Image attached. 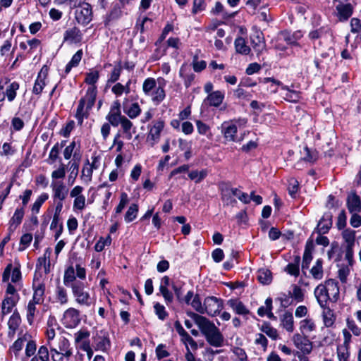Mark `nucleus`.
Listing matches in <instances>:
<instances>
[{"mask_svg": "<svg viewBox=\"0 0 361 361\" xmlns=\"http://www.w3.org/2000/svg\"><path fill=\"white\" fill-rule=\"evenodd\" d=\"M187 314L194 320L209 345L216 348L223 345L224 336L213 322L207 318L192 312H187Z\"/></svg>", "mask_w": 361, "mask_h": 361, "instance_id": "1", "label": "nucleus"}, {"mask_svg": "<svg viewBox=\"0 0 361 361\" xmlns=\"http://www.w3.org/2000/svg\"><path fill=\"white\" fill-rule=\"evenodd\" d=\"M142 90L147 96L151 97L152 102L159 104L165 98V91L161 86H157L154 78H147L142 85Z\"/></svg>", "mask_w": 361, "mask_h": 361, "instance_id": "2", "label": "nucleus"}, {"mask_svg": "<svg viewBox=\"0 0 361 361\" xmlns=\"http://www.w3.org/2000/svg\"><path fill=\"white\" fill-rule=\"evenodd\" d=\"M72 294L75 302L80 306L90 307L93 303V298L90 293L85 290L84 283L76 281L71 284Z\"/></svg>", "mask_w": 361, "mask_h": 361, "instance_id": "3", "label": "nucleus"}, {"mask_svg": "<svg viewBox=\"0 0 361 361\" xmlns=\"http://www.w3.org/2000/svg\"><path fill=\"white\" fill-rule=\"evenodd\" d=\"M33 295L31 301L42 304L44 301L45 283L42 275L37 271L34 274L32 281Z\"/></svg>", "mask_w": 361, "mask_h": 361, "instance_id": "4", "label": "nucleus"}, {"mask_svg": "<svg viewBox=\"0 0 361 361\" xmlns=\"http://www.w3.org/2000/svg\"><path fill=\"white\" fill-rule=\"evenodd\" d=\"M224 307V301L214 296H208L204 300L203 314L214 317L219 314Z\"/></svg>", "mask_w": 361, "mask_h": 361, "instance_id": "5", "label": "nucleus"}, {"mask_svg": "<svg viewBox=\"0 0 361 361\" xmlns=\"http://www.w3.org/2000/svg\"><path fill=\"white\" fill-rule=\"evenodd\" d=\"M92 18V7L90 4L83 2L79 4L78 8L75 11V19L78 23L87 25Z\"/></svg>", "mask_w": 361, "mask_h": 361, "instance_id": "6", "label": "nucleus"}, {"mask_svg": "<svg viewBox=\"0 0 361 361\" xmlns=\"http://www.w3.org/2000/svg\"><path fill=\"white\" fill-rule=\"evenodd\" d=\"M50 352H54L55 354H62L66 355V359L68 360L73 355V349L71 347V343L66 338L61 336L57 340V347H50Z\"/></svg>", "mask_w": 361, "mask_h": 361, "instance_id": "7", "label": "nucleus"}, {"mask_svg": "<svg viewBox=\"0 0 361 361\" xmlns=\"http://www.w3.org/2000/svg\"><path fill=\"white\" fill-rule=\"evenodd\" d=\"M126 116L121 114V103L118 100H116L113 102L110 111L107 114L106 119L109 122L111 125L114 127H117L119 125L120 121Z\"/></svg>", "mask_w": 361, "mask_h": 361, "instance_id": "8", "label": "nucleus"}, {"mask_svg": "<svg viewBox=\"0 0 361 361\" xmlns=\"http://www.w3.org/2000/svg\"><path fill=\"white\" fill-rule=\"evenodd\" d=\"M63 322L66 327H75L80 322V312L77 309L70 307L63 314Z\"/></svg>", "mask_w": 361, "mask_h": 361, "instance_id": "9", "label": "nucleus"}, {"mask_svg": "<svg viewBox=\"0 0 361 361\" xmlns=\"http://www.w3.org/2000/svg\"><path fill=\"white\" fill-rule=\"evenodd\" d=\"M51 187L52 188L53 198L54 201H63L66 199L68 195V189L63 182H52Z\"/></svg>", "mask_w": 361, "mask_h": 361, "instance_id": "10", "label": "nucleus"}, {"mask_svg": "<svg viewBox=\"0 0 361 361\" xmlns=\"http://www.w3.org/2000/svg\"><path fill=\"white\" fill-rule=\"evenodd\" d=\"M11 274V282L18 283L21 280V271L20 267L13 268L12 264H8L4 271L2 281L4 282L8 281Z\"/></svg>", "mask_w": 361, "mask_h": 361, "instance_id": "11", "label": "nucleus"}, {"mask_svg": "<svg viewBox=\"0 0 361 361\" xmlns=\"http://www.w3.org/2000/svg\"><path fill=\"white\" fill-rule=\"evenodd\" d=\"M82 40V34L79 28L73 27L66 30L63 34V42L68 44H79Z\"/></svg>", "mask_w": 361, "mask_h": 361, "instance_id": "12", "label": "nucleus"}, {"mask_svg": "<svg viewBox=\"0 0 361 361\" xmlns=\"http://www.w3.org/2000/svg\"><path fill=\"white\" fill-rule=\"evenodd\" d=\"M250 41L254 50L259 56L266 48V43L262 32L255 30L250 36Z\"/></svg>", "mask_w": 361, "mask_h": 361, "instance_id": "13", "label": "nucleus"}, {"mask_svg": "<svg viewBox=\"0 0 361 361\" xmlns=\"http://www.w3.org/2000/svg\"><path fill=\"white\" fill-rule=\"evenodd\" d=\"M266 80L267 81H271L272 82H274V84H276L277 85L281 86V89L283 90L286 91V93L284 94V96H283V97L286 100H287L290 102H294V103H296L299 101V99L300 98L299 92L289 89V87L288 86L283 85L280 81L276 80L273 78H266Z\"/></svg>", "mask_w": 361, "mask_h": 361, "instance_id": "14", "label": "nucleus"}, {"mask_svg": "<svg viewBox=\"0 0 361 361\" xmlns=\"http://www.w3.org/2000/svg\"><path fill=\"white\" fill-rule=\"evenodd\" d=\"M90 333L86 329H80L74 334V343L76 348L80 350L83 349L84 346H88L90 345Z\"/></svg>", "mask_w": 361, "mask_h": 361, "instance_id": "15", "label": "nucleus"}, {"mask_svg": "<svg viewBox=\"0 0 361 361\" xmlns=\"http://www.w3.org/2000/svg\"><path fill=\"white\" fill-rule=\"evenodd\" d=\"M95 350L106 352L111 347V342L108 334L106 332L101 331L100 335L94 337Z\"/></svg>", "mask_w": 361, "mask_h": 361, "instance_id": "16", "label": "nucleus"}, {"mask_svg": "<svg viewBox=\"0 0 361 361\" xmlns=\"http://www.w3.org/2000/svg\"><path fill=\"white\" fill-rule=\"evenodd\" d=\"M327 295L329 296V300L331 302H336L339 299V287L338 283L334 279H329L326 281Z\"/></svg>", "mask_w": 361, "mask_h": 361, "instance_id": "17", "label": "nucleus"}, {"mask_svg": "<svg viewBox=\"0 0 361 361\" xmlns=\"http://www.w3.org/2000/svg\"><path fill=\"white\" fill-rule=\"evenodd\" d=\"M24 214L25 209L23 207H18L16 209L13 216L9 221L8 231L10 233H13L21 224Z\"/></svg>", "mask_w": 361, "mask_h": 361, "instance_id": "18", "label": "nucleus"}, {"mask_svg": "<svg viewBox=\"0 0 361 361\" xmlns=\"http://www.w3.org/2000/svg\"><path fill=\"white\" fill-rule=\"evenodd\" d=\"M332 226V215L331 213H325L319 220L316 228L319 234H325L329 232Z\"/></svg>", "mask_w": 361, "mask_h": 361, "instance_id": "19", "label": "nucleus"}, {"mask_svg": "<svg viewBox=\"0 0 361 361\" xmlns=\"http://www.w3.org/2000/svg\"><path fill=\"white\" fill-rule=\"evenodd\" d=\"M47 76V68L44 66L38 74V76L35 82L32 92L35 94H39L42 92L44 86L46 85L45 79Z\"/></svg>", "mask_w": 361, "mask_h": 361, "instance_id": "20", "label": "nucleus"}, {"mask_svg": "<svg viewBox=\"0 0 361 361\" xmlns=\"http://www.w3.org/2000/svg\"><path fill=\"white\" fill-rule=\"evenodd\" d=\"M170 285L171 286L169 277L167 276H164L161 280L159 291L166 303H170L173 300V295L172 293L168 289V287Z\"/></svg>", "mask_w": 361, "mask_h": 361, "instance_id": "21", "label": "nucleus"}, {"mask_svg": "<svg viewBox=\"0 0 361 361\" xmlns=\"http://www.w3.org/2000/svg\"><path fill=\"white\" fill-rule=\"evenodd\" d=\"M227 305L237 314L246 316L250 313L249 310L238 299H230L227 301Z\"/></svg>", "mask_w": 361, "mask_h": 361, "instance_id": "22", "label": "nucleus"}, {"mask_svg": "<svg viewBox=\"0 0 361 361\" xmlns=\"http://www.w3.org/2000/svg\"><path fill=\"white\" fill-rule=\"evenodd\" d=\"M164 123L162 121H157L154 123L152 127L149 130V133L147 135V140H152V146L157 142L160 137V133L163 130Z\"/></svg>", "mask_w": 361, "mask_h": 361, "instance_id": "23", "label": "nucleus"}, {"mask_svg": "<svg viewBox=\"0 0 361 361\" xmlns=\"http://www.w3.org/2000/svg\"><path fill=\"white\" fill-rule=\"evenodd\" d=\"M19 300V295L6 296L1 304V314H9Z\"/></svg>", "mask_w": 361, "mask_h": 361, "instance_id": "24", "label": "nucleus"}, {"mask_svg": "<svg viewBox=\"0 0 361 361\" xmlns=\"http://www.w3.org/2000/svg\"><path fill=\"white\" fill-rule=\"evenodd\" d=\"M347 207L350 213L361 212V200L360 197L355 193L349 195L347 197Z\"/></svg>", "mask_w": 361, "mask_h": 361, "instance_id": "25", "label": "nucleus"}, {"mask_svg": "<svg viewBox=\"0 0 361 361\" xmlns=\"http://www.w3.org/2000/svg\"><path fill=\"white\" fill-rule=\"evenodd\" d=\"M314 295L321 307H324L329 300L327 295L326 283L324 285L320 284L314 290Z\"/></svg>", "mask_w": 361, "mask_h": 361, "instance_id": "26", "label": "nucleus"}, {"mask_svg": "<svg viewBox=\"0 0 361 361\" xmlns=\"http://www.w3.org/2000/svg\"><path fill=\"white\" fill-rule=\"evenodd\" d=\"M97 87L90 86L87 88L84 97L80 99L84 100V104L87 106V110H90L94 106L97 97Z\"/></svg>", "mask_w": 361, "mask_h": 361, "instance_id": "27", "label": "nucleus"}, {"mask_svg": "<svg viewBox=\"0 0 361 361\" xmlns=\"http://www.w3.org/2000/svg\"><path fill=\"white\" fill-rule=\"evenodd\" d=\"M119 125L121 126L125 137L128 140H131L133 134L135 132L133 123L128 118L125 117L120 121Z\"/></svg>", "mask_w": 361, "mask_h": 361, "instance_id": "28", "label": "nucleus"}, {"mask_svg": "<svg viewBox=\"0 0 361 361\" xmlns=\"http://www.w3.org/2000/svg\"><path fill=\"white\" fill-rule=\"evenodd\" d=\"M37 305H41V303H35L30 300L26 308V317L27 322L30 325H32L36 317L39 314V312L37 308Z\"/></svg>", "mask_w": 361, "mask_h": 361, "instance_id": "29", "label": "nucleus"}, {"mask_svg": "<svg viewBox=\"0 0 361 361\" xmlns=\"http://www.w3.org/2000/svg\"><path fill=\"white\" fill-rule=\"evenodd\" d=\"M224 99V93L217 90L208 94L207 100L210 106L218 107L223 102Z\"/></svg>", "mask_w": 361, "mask_h": 361, "instance_id": "30", "label": "nucleus"}, {"mask_svg": "<svg viewBox=\"0 0 361 361\" xmlns=\"http://www.w3.org/2000/svg\"><path fill=\"white\" fill-rule=\"evenodd\" d=\"M340 20H348L353 14V7L350 4H339L336 6Z\"/></svg>", "mask_w": 361, "mask_h": 361, "instance_id": "31", "label": "nucleus"}, {"mask_svg": "<svg viewBox=\"0 0 361 361\" xmlns=\"http://www.w3.org/2000/svg\"><path fill=\"white\" fill-rule=\"evenodd\" d=\"M355 231L350 228L344 229L341 235L346 245L345 247H354L355 243Z\"/></svg>", "mask_w": 361, "mask_h": 361, "instance_id": "32", "label": "nucleus"}, {"mask_svg": "<svg viewBox=\"0 0 361 361\" xmlns=\"http://www.w3.org/2000/svg\"><path fill=\"white\" fill-rule=\"evenodd\" d=\"M281 324L288 332H293L294 330L293 316L291 312H286L281 319Z\"/></svg>", "mask_w": 361, "mask_h": 361, "instance_id": "33", "label": "nucleus"}, {"mask_svg": "<svg viewBox=\"0 0 361 361\" xmlns=\"http://www.w3.org/2000/svg\"><path fill=\"white\" fill-rule=\"evenodd\" d=\"M234 44L238 53L245 55H247L250 53L251 49L250 47L247 45L244 38L241 37L236 38Z\"/></svg>", "mask_w": 361, "mask_h": 361, "instance_id": "34", "label": "nucleus"}, {"mask_svg": "<svg viewBox=\"0 0 361 361\" xmlns=\"http://www.w3.org/2000/svg\"><path fill=\"white\" fill-rule=\"evenodd\" d=\"M300 257L299 256L295 257L293 262L289 263L286 267L285 271L290 275L295 277L298 276L300 274Z\"/></svg>", "mask_w": 361, "mask_h": 361, "instance_id": "35", "label": "nucleus"}, {"mask_svg": "<svg viewBox=\"0 0 361 361\" xmlns=\"http://www.w3.org/2000/svg\"><path fill=\"white\" fill-rule=\"evenodd\" d=\"M224 137L228 141H236L237 126L235 124L223 126Z\"/></svg>", "mask_w": 361, "mask_h": 361, "instance_id": "36", "label": "nucleus"}, {"mask_svg": "<svg viewBox=\"0 0 361 361\" xmlns=\"http://www.w3.org/2000/svg\"><path fill=\"white\" fill-rule=\"evenodd\" d=\"M323 309V319L326 327L332 326L335 322V316L333 311L326 306L321 307Z\"/></svg>", "mask_w": 361, "mask_h": 361, "instance_id": "37", "label": "nucleus"}, {"mask_svg": "<svg viewBox=\"0 0 361 361\" xmlns=\"http://www.w3.org/2000/svg\"><path fill=\"white\" fill-rule=\"evenodd\" d=\"M310 274L312 277L316 280H320L323 278V261L321 259H318L315 264L310 269Z\"/></svg>", "mask_w": 361, "mask_h": 361, "instance_id": "38", "label": "nucleus"}, {"mask_svg": "<svg viewBox=\"0 0 361 361\" xmlns=\"http://www.w3.org/2000/svg\"><path fill=\"white\" fill-rule=\"evenodd\" d=\"M258 281L264 284H269L272 281V274L270 270L267 269H260L257 271Z\"/></svg>", "mask_w": 361, "mask_h": 361, "instance_id": "39", "label": "nucleus"}, {"mask_svg": "<svg viewBox=\"0 0 361 361\" xmlns=\"http://www.w3.org/2000/svg\"><path fill=\"white\" fill-rule=\"evenodd\" d=\"M75 271L73 266H69L64 271L63 283L66 286H70L71 284L76 282L75 281Z\"/></svg>", "mask_w": 361, "mask_h": 361, "instance_id": "40", "label": "nucleus"}, {"mask_svg": "<svg viewBox=\"0 0 361 361\" xmlns=\"http://www.w3.org/2000/svg\"><path fill=\"white\" fill-rule=\"evenodd\" d=\"M85 104H84V100L80 99L77 108L75 118L80 125L82 123L84 118H87L88 116V111H90L87 110V108L85 110Z\"/></svg>", "mask_w": 361, "mask_h": 361, "instance_id": "41", "label": "nucleus"}, {"mask_svg": "<svg viewBox=\"0 0 361 361\" xmlns=\"http://www.w3.org/2000/svg\"><path fill=\"white\" fill-rule=\"evenodd\" d=\"M190 70L187 65L183 64L179 71V75L184 80V83L186 87H188L194 80L195 75L192 73H187V71Z\"/></svg>", "mask_w": 361, "mask_h": 361, "instance_id": "42", "label": "nucleus"}, {"mask_svg": "<svg viewBox=\"0 0 361 361\" xmlns=\"http://www.w3.org/2000/svg\"><path fill=\"white\" fill-rule=\"evenodd\" d=\"M82 50L80 49L73 56L71 60L66 66V73H68L73 67H76L78 66L80 61L82 59Z\"/></svg>", "mask_w": 361, "mask_h": 361, "instance_id": "43", "label": "nucleus"}, {"mask_svg": "<svg viewBox=\"0 0 361 361\" xmlns=\"http://www.w3.org/2000/svg\"><path fill=\"white\" fill-rule=\"evenodd\" d=\"M56 299L61 305H65L68 301L67 290L63 286H58L56 289Z\"/></svg>", "mask_w": 361, "mask_h": 361, "instance_id": "44", "label": "nucleus"}, {"mask_svg": "<svg viewBox=\"0 0 361 361\" xmlns=\"http://www.w3.org/2000/svg\"><path fill=\"white\" fill-rule=\"evenodd\" d=\"M19 88V84L16 82H13L8 85L6 87L5 95L9 102H12L16 97V91Z\"/></svg>", "mask_w": 361, "mask_h": 361, "instance_id": "45", "label": "nucleus"}, {"mask_svg": "<svg viewBox=\"0 0 361 361\" xmlns=\"http://www.w3.org/2000/svg\"><path fill=\"white\" fill-rule=\"evenodd\" d=\"M138 205L137 204H132L125 214V221L130 223L133 221L137 215Z\"/></svg>", "mask_w": 361, "mask_h": 361, "instance_id": "46", "label": "nucleus"}, {"mask_svg": "<svg viewBox=\"0 0 361 361\" xmlns=\"http://www.w3.org/2000/svg\"><path fill=\"white\" fill-rule=\"evenodd\" d=\"M92 173L93 169L90 167L89 160H87L82 169L81 178L84 181L89 183L92 180Z\"/></svg>", "mask_w": 361, "mask_h": 361, "instance_id": "47", "label": "nucleus"}, {"mask_svg": "<svg viewBox=\"0 0 361 361\" xmlns=\"http://www.w3.org/2000/svg\"><path fill=\"white\" fill-rule=\"evenodd\" d=\"M207 176V171L204 169L200 171H192L189 173L188 176L191 180H195V183H200Z\"/></svg>", "mask_w": 361, "mask_h": 361, "instance_id": "48", "label": "nucleus"}, {"mask_svg": "<svg viewBox=\"0 0 361 361\" xmlns=\"http://www.w3.org/2000/svg\"><path fill=\"white\" fill-rule=\"evenodd\" d=\"M300 329L304 334L310 333L315 329V324L310 319H305L300 322Z\"/></svg>", "mask_w": 361, "mask_h": 361, "instance_id": "49", "label": "nucleus"}, {"mask_svg": "<svg viewBox=\"0 0 361 361\" xmlns=\"http://www.w3.org/2000/svg\"><path fill=\"white\" fill-rule=\"evenodd\" d=\"M350 31L357 34L361 39V20L357 18H353L350 20Z\"/></svg>", "mask_w": 361, "mask_h": 361, "instance_id": "50", "label": "nucleus"}, {"mask_svg": "<svg viewBox=\"0 0 361 361\" xmlns=\"http://www.w3.org/2000/svg\"><path fill=\"white\" fill-rule=\"evenodd\" d=\"M99 78V74L97 71H90L89 73H86L85 82L91 86H95L94 84L98 81Z\"/></svg>", "mask_w": 361, "mask_h": 361, "instance_id": "51", "label": "nucleus"}, {"mask_svg": "<svg viewBox=\"0 0 361 361\" xmlns=\"http://www.w3.org/2000/svg\"><path fill=\"white\" fill-rule=\"evenodd\" d=\"M50 354L47 345H41L37 350V356L40 361H49Z\"/></svg>", "mask_w": 361, "mask_h": 361, "instance_id": "52", "label": "nucleus"}, {"mask_svg": "<svg viewBox=\"0 0 361 361\" xmlns=\"http://www.w3.org/2000/svg\"><path fill=\"white\" fill-rule=\"evenodd\" d=\"M299 190V183L295 178H290L288 181V191L289 195L295 198Z\"/></svg>", "mask_w": 361, "mask_h": 361, "instance_id": "53", "label": "nucleus"}, {"mask_svg": "<svg viewBox=\"0 0 361 361\" xmlns=\"http://www.w3.org/2000/svg\"><path fill=\"white\" fill-rule=\"evenodd\" d=\"M125 112L130 118H135L140 115L141 109L137 103H133Z\"/></svg>", "mask_w": 361, "mask_h": 361, "instance_id": "54", "label": "nucleus"}, {"mask_svg": "<svg viewBox=\"0 0 361 361\" xmlns=\"http://www.w3.org/2000/svg\"><path fill=\"white\" fill-rule=\"evenodd\" d=\"M37 350V344L36 342L33 340H30L27 341L25 347V353L27 357H30L35 355Z\"/></svg>", "mask_w": 361, "mask_h": 361, "instance_id": "55", "label": "nucleus"}, {"mask_svg": "<svg viewBox=\"0 0 361 361\" xmlns=\"http://www.w3.org/2000/svg\"><path fill=\"white\" fill-rule=\"evenodd\" d=\"M346 324L348 329L353 334L354 336H360L361 335V329L356 324L354 320L348 319L346 320Z\"/></svg>", "mask_w": 361, "mask_h": 361, "instance_id": "56", "label": "nucleus"}, {"mask_svg": "<svg viewBox=\"0 0 361 361\" xmlns=\"http://www.w3.org/2000/svg\"><path fill=\"white\" fill-rule=\"evenodd\" d=\"M337 356L339 361H349V348L338 346Z\"/></svg>", "mask_w": 361, "mask_h": 361, "instance_id": "57", "label": "nucleus"}, {"mask_svg": "<svg viewBox=\"0 0 361 361\" xmlns=\"http://www.w3.org/2000/svg\"><path fill=\"white\" fill-rule=\"evenodd\" d=\"M261 330L273 340H276L278 337L276 329L271 327L269 324L263 325L261 328Z\"/></svg>", "mask_w": 361, "mask_h": 361, "instance_id": "58", "label": "nucleus"}, {"mask_svg": "<svg viewBox=\"0 0 361 361\" xmlns=\"http://www.w3.org/2000/svg\"><path fill=\"white\" fill-rule=\"evenodd\" d=\"M128 201L129 200H128V195L125 192H123L121 195L119 204L115 209L116 214L121 213L123 209L125 208L126 204L128 203Z\"/></svg>", "mask_w": 361, "mask_h": 361, "instance_id": "59", "label": "nucleus"}, {"mask_svg": "<svg viewBox=\"0 0 361 361\" xmlns=\"http://www.w3.org/2000/svg\"><path fill=\"white\" fill-rule=\"evenodd\" d=\"M154 311L156 314L158 316L159 319L161 320H164L168 316L167 312L165 310V307L164 305H161L159 302H157L154 305Z\"/></svg>", "mask_w": 361, "mask_h": 361, "instance_id": "60", "label": "nucleus"}, {"mask_svg": "<svg viewBox=\"0 0 361 361\" xmlns=\"http://www.w3.org/2000/svg\"><path fill=\"white\" fill-rule=\"evenodd\" d=\"M190 304L197 312H199L200 314H203L204 304H202V302L198 295L194 296Z\"/></svg>", "mask_w": 361, "mask_h": 361, "instance_id": "61", "label": "nucleus"}, {"mask_svg": "<svg viewBox=\"0 0 361 361\" xmlns=\"http://www.w3.org/2000/svg\"><path fill=\"white\" fill-rule=\"evenodd\" d=\"M66 176V166L61 163L59 168L51 173L53 179H63Z\"/></svg>", "mask_w": 361, "mask_h": 361, "instance_id": "62", "label": "nucleus"}, {"mask_svg": "<svg viewBox=\"0 0 361 361\" xmlns=\"http://www.w3.org/2000/svg\"><path fill=\"white\" fill-rule=\"evenodd\" d=\"M206 8L205 0H194L192 13L196 14Z\"/></svg>", "mask_w": 361, "mask_h": 361, "instance_id": "63", "label": "nucleus"}, {"mask_svg": "<svg viewBox=\"0 0 361 361\" xmlns=\"http://www.w3.org/2000/svg\"><path fill=\"white\" fill-rule=\"evenodd\" d=\"M86 198L83 195L76 197L73 201V209L77 210H82L85 207Z\"/></svg>", "mask_w": 361, "mask_h": 361, "instance_id": "64", "label": "nucleus"}]
</instances>
